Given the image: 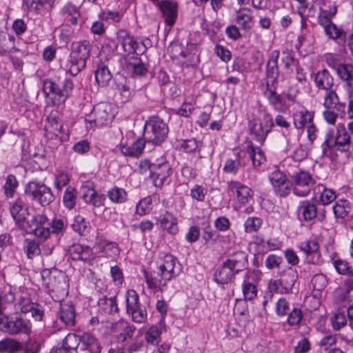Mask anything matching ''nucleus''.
I'll return each mask as SVG.
<instances>
[{
    "label": "nucleus",
    "mask_w": 353,
    "mask_h": 353,
    "mask_svg": "<svg viewBox=\"0 0 353 353\" xmlns=\"http://www.w3.org/2000/svg\"><path fill=\"white\" fill-rule=\"evenodd\" d=\"M208 190L201 185H195L190 190V196L197 201H203L207 194Z\"/></svg>",
    "instance_id": "obj_61"
},
{
    "label": "nucleus",
    "mask_w": 353,
    "mask_h": 353,
    "mask_svg": "<svg viewBox=\"0 0 353 353\" xmlns=\"http://www.w3.org/2000/svg\"><path fill=\"white\" fill-rule=\"evenodd\" d=\"M325 34L329 38L336 40L338 39H345V32L341 28H338L336 24L332 23L323 27Z\"/></svg>",
    "instance_id": "obj_49"
},
{
    "label": "nucleus",
    "mask_w": 353,
    "mask_h": 353,
    "mask_svg": "<svg viewBox=\"0 0 353 353\" xmlns=\"http://www.w3.org/2000/svg\"><path fill=\"white\" fill-rule=\"evenodd\" d=\"M262 225V220L259 217H249L245 221V231L247 233H252L258 231Z\"/></svg>",
    "instance_id": "obj_58"
},
{
    "label": "nucleus",
    "mask_w": 353,
    "mask_h": 353,
    "mask_svg": "<svg viewBox=\"0 0 353 353\" xmlns=\"http://www.w3.org/2000/svg\"><path fill=\"white\" fill-rule=\"evenodd\" d=\"M23 250L28 259H33L41 253L39 244L34 239H26L23 244Z\"/></svg>",
    "instance_id": "obj_44"
},
{
    "label": "nucleus",
    "mask_w": 353,
    "mask_h": 353,
    "mask_svg": "<svg viewBox=\"0 0 353 353\" xmlns=\"http://www.w3.org/2000/svg\"><path fill=\"white\" fill-rule=\"evenodd\" d=\"M10 213L16 222H21L26 219L28 214V208L21 198H18L11 205Z\"/></svg>",
    "instance_id": "obj_32"
},
{
    "label": "nucleus",
    "mask_w": 353,
    "mask_h": 353,
    "mask_svg": "<svg viewBox=\"0 0 353 353\" xmlns=\"http://www.w3.org/2000/svg\"><path fill=\"white\" fill-rule=\"evenodd\" d=\"M128 314L131 316L132 320L137 323H144L147 320V311L141 305L128 312Z\"/></svg>",
    "instance_id": "obj_51"
},
{
    "label": "nucleus",
    "mask_w": 353,
    "mask_h": 353,
    "mask_svg": "<svg viewBox=\"0 0 353 353\" xmlns=\"http://www.w3.org/2000/svg\"><path fill=\"white\" fill-rule=\"evenodd\" d=\"M98 305L99 308L106 314H114L119 311L116 296L110 298L103 296L99 299Z\"/></svg>",
    "instance_id": "obj_37"
},
{
    "label": "nucleus",
    "mask_w": 353,
    "mask_h": 353,
    "mask_svg": "<svg viewBox=\"0 0 353 353\" xmlns=\"http://www.w3.org/2000/svg\"><path fill=\"white\" fill-rule=\"evenodd\" d=\"M336 148L341 152H346L350 148V136L345 131L339 132L335 137Z\"/></svg>",
    "instance_id": "obj_46"
},
{
    "label": "nucleus",
    "mask_w": 353,
    "mask_h": 353,
    "mask_svg": "<svg viewBox=\"0 0 353 353\" xmlns=\"http://www.w3.org/2000/svg\"><path fill=\"white\" fill-rule=\"evenodd\" d=\"M336 148L335 136L333 130H329L326 132L325 140L321 145L322 154L326 156L328 150Z\"/></svg>",
    "instance_id": "obj_55"
},
{
    "label": "nucleus",
    "mask_w": 353,
    "mask_h": 353,
    "mask_svg": "<svg viewBox=\"0 0 353 353\" xmlns=\"http://www.w3.org/2000/svg\"><path fill=\"white\" fill-rule=\"evenodd\" d=\"M199 61V57L194 54L189 52L188 50L185 52V54L183 55L179 63L181 64L182 67H190L196 65L197 62Z\"/></svg>",
    "instance_id": "obj_63"
},
{
    "label": "nucleus",
    "mask_w": 353,
    "mask_h": 353,
    "mask_svg": "<svg viewBox=\"0 0 353 353\" xmlns=\"http://www.w3.org/2000/svg\"><path fill=\"white\" fill-rule=\"evenodd\" d=\"M325 92L323 103V106L326 109H334L344 112L345 105L339 101V98L336 92L333 89L328 90Z\"/></svg>",
    "instance_id": "obj_34"
},
{
    "label": "nucleus",
    "mask_w": 353,
    "mask_h": 353,
    "mask_svg": "<svg viewBox=\"0 0 353 353\" xmlns=\"http://www.w3.org/2000/svg\"><path fill=\"white\" fill-rule=\"evenodd\" d=\"M73 88V82L70 79H59L57 81L48 79L43 81V91L46 97L52 95L53 105H60L68 99Z\"/></svg>",
    "instance_id": "obj_3"
},
{
    "label": "nucleus",
    "mask_w": 353,
    "mask_h": 353,
    "mask_svg": "<svg viewBox=\"0 0 353 353\" xmlns=\"http://www.w3.org/2000/svg\"><path fill=\"white\" fill-rule=\"evenodd\" d=\"M110 200L116 203H122L126 201L128 194L125 190L119 187H114L108 194Z\"/></svg>",
    "instance_id": "obj_48"
},
{
    "label": "nucleus",
    "mask_w": 353,
    "mask_h": 353,
    "mask_svg": "<svg viewBox=\"0 0 353 353\" xmlns=\"http://www.w3.org/2000/svg\"><path fill=\"white\" fill-rule=\"evenodd\" d=\"M281 282V294H289L298 279V273L292 268H288L279 273Z\"/></svg>",
    "instance_id": "obj_17"
},
{
    "label": "nucleus",
    "mask_w": 353,
    "mask_h": 353,
    "mask_svg": "<svg viewBox=\"0 0 353 353\" xmlns=\"http://www.w3.org/2000/svg\"><path fill=\"white\" fill-rule=\"evenodd\" d=\"M72 228L80 235H85L90 232V224L83 216L78 215L75 217Z\"/></svg>",
    "instance_id": "obj_45"
},
{
    "label": "nucleus",
    "mask_w": 353,
    "mask_h": 353,
    "mask_svg": "<svg viewBox=\"0 0 353 353\" xmlns=\"http://www.w3.org/2000/svg\"><path fill=\"white\" fill-rule=\"evenodd\" d=\"M187 49L184 48L181 44L174 43L168 48V52L173 59H176L179 62Z\"/></svg>",
    "instance_id": "obj_60"
},
{
    "label": "nucleus",
    "mask_w": 353,
    "mask_h": 353,
    "mask_svg": "<svg viewBox=\"0 0 353 353\" xmlns=\"http://www.w3.org/2000/svg\"><path fill=\"white\" fill-rule=\"evenodd\" d=\"M118 41L121 44L124 52L130 54H142L146 50L147 46L144 41H138L128 31L121 29L117 32Z\"/></svg>",
    "instance_id": "obj_10"
},
{
    "label": "nucleus",
    "mask_w": 353,
    "mask_h": 353,
    "mask_svg": "<svg viewBox=\"0 0 353 353\" xmlns=\"http://www.w3.org/2000/svg\"><path fill=\"white\" fill-rule=\"evenodd\" d=\"M274 125L272 115L263 110L261 118H254L249 121L250 134L254 141L263 145Z\"/></svg>",
    "instance_id": "obj_5"
},
{
    "label": "nucleus",
    "mask_w": 353,
    "mask_h": 353,
    "mask_svg": "<svg viewBox=\"0 0 353 353\" xmlns=\"http://www.w3.org/2000/svg\"><path fill=\"white\" fill-rule=\"evenodd\" d=\"M298 212L302 214L303 218L305 221H310L316 216L317 207L311 201L305 200L299 203Z\"/></svg>",
    "instance_id": "obj_35"
},
{
    "label": "nucleus",
    "mask_w": 353,
    "mask_h": 353,
    "mask_svg": "<svg viewBox=\"0 0 353 353\" xmlns=\"http://www.w3.org/2000/svg\"><path fill=\"white\" fill-rule=\"evenodd\" d=\"M332 209L336 219H345L348 216L351 206L347 200H340L334 205Z\"/></svg>",
    "instance_id": "obj_42"
},
{
    "label": "nucleus",
    "mask_w": 353,
    "mask_h": 353,
    "mask_svg": "<svg viewBox=\"0 0 353 353\" xmlns=\"http://www.w3.org/2000/svg\"><path fill=\"white\" fill-rule=\"evenodd\" d=\"M115 116L113 105L109 103H100L94 106L92 113L87 119L90 123L94 122L96 126L102 127L112 123Z\"/></svg>",
    "instance_id": "obj_8"
},
{
    "label": "nucleus",
    "mask_w": 353,
    "mask_h": 353,
    "mask_svg": "<svg viewBox=\"0 0 353 353\" xmlns=\"http://www.w3.org/2000/svg\"><path fill=\"white\" fill-rule=\"evenodd\" d=\"M269 179L276 194L281 196H285L290 193V186L283 172L275 170L270 173Z\"/></svg>",
    "instance_id": "obj_16"
},
{
    "label": "nucleus",
    "mask_w": 353,
    "mask_h": 353,
    "mask_svg": "<svg viewBox=\"0 0 353 353\" xmlns=\"http://www.w3.org/2000/svg\"><path fill=\"white\" fill-rule=\"evenodd\" d=\"M227 190L229 195L236 196L238 202L241 205L249 203L252 199V190L239 181H229Z\"/></svg>",
    "instance_id": "obj_15"
},
{
    "label": "nucleus",
    "mask_w": 353,
    "mask_h": 353,
    "mask_svg": "<svg viewBox=\"0 0 353 353\" xmlns=\"http://www.w3.org/2000/svg\"><path fill=\"white\" fill-rule=\"evenodd\" d=\"M15 38L14 36L8 35L7 39H3V44L0 46V54L6 55L18 51L14 46Z\"/></svg>",
    "instance_id": "obj_57"
},
{
    "label": "nucleus",
    "mask_w": 353,
    "mask_h": 353,
    "mask_svg": "<svg viewBox=\"0 0 353 353\" xmlns=\"http://www.w3.org/2000/svg\"><path fill=\"white\" fill-rule=\"evenodd\" d=\"M145 280L148 288L163 292L167 286V282L172 279L159 268L148 273L143 271Z\"/></svg>",
    "instance_id": "obj_12"
},
{
    "label": "nucleus",
    "mask_w": 353,
    "mask_h": 353,
    "mask_svg": "<svg viewBox=\"0 0 353 353\" xmlns=\"http://www.w3.org/2000/svg\"><path fill=\"white\" fill-rule=\"evenodd\" d=\"M146 143L143 139L139 138L130 145L121 144L119 150L126 157L139 158L141 155Z\"/></svg>",
    "instance_id": "obj_23"
},
{
    "label": "nucleus",
    "mask_w": 353,
    "mask_h": 353,
    "mask_svg": "<svg viewBox=\"0 0 353 353\" xmlns=\"http://www.w3.org/2000/svg\"><path fill=\"white\" fill-rule=\"evenodd\" d=\"M88 188L90 194H83L82 197L87 203H90L94 207L99 208L103 205L105 196L104 194H99L97 193L93 187V183L90 182H86L83 185V189Z\"/></svg>",
    "instance_id": "obj_26"
},
{
    "label": "nucleus",
    "mask_w": 353,
    "mask_h": 353,
    "mask_svg": "<svg viewBox=\"0 0 353 353\" xmlns=\"http://www.w3.org/2000/svg\"><path fill=\"white\" fill-rule=\"evenodd\" d=\"M0 330L10 335H30L32 332V324L30 320L20 316H4L0 319Z\"/></svg>",
    "instance_id": "obj_7"
},
{
    "label": "nucleus",
    "mask_w": 353,
    "mask_h": 353,
    "mask_svg": "<svg viewBox=\"0 0 353 353\" xmlns=\"http://www.w3.org/2000/svg\"><path fill=\"white\" fill-rule=\"evenodd\" d=\"M150 177L156 187H161L171 174V167L168 162L151 163L149 165Z\"/></svg>",
    "instance_id": "obj_13"
},
{
    "label": "nucleus",
    "mask_w": 353,
    "mask_h": 353,
    "mask_svg": "<svg viewBox=\"0 0 353 353\" xmlns=\"http://www.w3.org/2000/svg\"><path fill=\"white\" fill-rule=\"evenodd\" d=\"M157 221L161 227L166 230L170 234H175L178 232L177 219L171 213L166 212L164 214H160L157 218Z\"/></svg>",
    "instance_id": "obj_31"
},
{
    "label": "nucleus",
    "mask_w": 353,
    "mask_h": 353,
    "mask_svg": "<svg viewBox=\"0 0 353 353\" xmlns=\"http://www.w3.org/2000/svg\"><path fill=\"white\" fill-rule=\"evenodd\" d=\"M253 272H247L244 276L243 283V293L246 300H253L257 295V290L255 285L250 282L254 275Z\"/></svg>",
    "instance_id": "obj_36"
},
{
    "label": "nucleus",
    "mask_w": 353,
    "mask_h": 353,
    "mask_svg": "<svg viewBox=\"0 0 353 353\" xmlns=\"http://www.w3.org/2000/svg\"><path fill=\"white\" fill-rule=\"evenodd\" d=\"M91 49L92 45L88 40L72 42L66 65L67 72L76 76L83 70L86 66Z\"/></svg>",
    "instance_id": "obj_2"
},
{
    "label": "nucleus",
    "mask_w": 353,
    "mask_h": 353,
    "mask_svg": "<svg viewBox=\"0 0 353 353\" xmlns=\"http://www.w3.org/2000/svg\"><path fill=\"white\" fill-rule=\"evenodd\" d=\"M160 10L165 23L172 27L176 22L178 16V3L172 0H151Z\"/></svg>",
    "instance_id": "obj_11"
},
{
    "label": "nucleus",
    "mask_w": 353,
    "mask_h": 353,
    "mask_svg": "<svg viewBox=\"0 0 353 353\" xmlns=\"http://www.w3.org/2000/svg\"><path fill=\"white\" fill-rule=\"evenodd\" d=\"M74 306L71 302L61 303L59 318L67 326L74 325L75 321Z\"/></svg>",
    "instance_id": "obj_29"
},
{
    "label": "nucleus",
    "mask_w": 353,
    "mask_h": 353,
    "mask_svg": "<svg viewBox=\"0 0 353 353\" xmlns=\"http://www.w3.org/2000/svg\"><path fill=\"white\" fill-rule=\"evenodd\" d=\"M166 331L163 319H161L158 324L150 326L145 331L144 339L147 343L157 345L161 340V334Z\"/></svg>",
    "instance_id": "obj_20"
},
{
    "label": "nucleus",
    "mask_w": 353,
    "mask_h": 353,
    "mask_svg": "<svg viewBox=\"0 0 353 353\" xmlns=\"http://www.w3.org/2000/svg\"><path fill=\"white\" fill-rule=\"evenodd\" d=\"M160 260L161 263L157 267L172 279L181 272L182 265L174 256L168 253H163L161 254Z\"/></svg>",
    "instance_id": "obj_14"
},
{
    "label": "nucleus",
    "mask_w": 353,
    "mask_h": 353,
    "mask_svg": "<svg viewBox=\"0 0 353 353\" xmlns=\"http://www.w3.org/2000/svg\"><path fill=\"white\" fill-rule=\"evenodd\" d=\"M48 219L44 214H39L34 216L27 222L30 228V232L34 231V229L44 227L47 223Z\"/></svg>",
    "instance_id": "obj_53"
},
{
    "label": "nucleus",
    "mask_w": 353,
    "mask_h": 353,
    "mask_svg": "<svg viewBox=\"0 0 353 353\" xmlns=\"http://www.w3.org/2000/svg\"><path fill=\"white\" fill-rule=\"evenodd\" d=\"M41 343L34 338H29L23 344L21 350L23 353H39Z\"/></svg>",
    "instance_id": "obj_56"
},
{
    "label": "nucleus",
    "mask_w": 353,
    "mask_h": 353,
    "mask_svg": "<svg viewBox=\"0 0 353 353\" xmlns=\"http://www.w3.org/2000/svg\"><path fill=\"white\" fill-rule=\"evenodd\" d=\"M248 265L247 254L243 251L236 252L216 270L214 274V281L218 284H228L236 274L246 269Z\"/></svg>",
    "instance_id": "obj_1"
},
{
    "label": "nucleus",
    "mask_w": 353,
    "mask_h": 353,
    "mask_svg": "<svg viewBox=\"0 0 353 353\" xmlns=\"http://www.w3.org/2000/svg\"><path fill=\"white\" fill-rule=\"evenodd\" d=\"M241 166V161L239 157H236L235 159H228L226 160L223 171L228 174H236Z\"/></svg>",
    "instance_id": "obj_62"
},
{
    "label": "nucleus",
    "mask_w": 353,
    "mask_h": 353,
    "mask_svg": "<svg viewBox=\"0 0 353 353\" xmlns=\"http://www.w3.org/2000/svg\"><path fill=\"white\" fill-rule=\"evenodd\" d=\"M81 349L85 353H101V347L98 340L90 333L81 336Z\"/></svg>",
    "instance_id": "obj_33"
},
{
    "label": "nucleus",
    "mask_w": 353,
    "mask_h": 353,
    "mask_svg": "<svg viewBox=\"0 0 353 353\" xmlns=\"http://www.w3.org/2000/svg\"><path fill=\"white\" fill-rule=\"evenodd\" d=\"M314 112L305 108L296 111L293 114L294 125L297 129H303L313 123Z\"/></svg>",
    "instance_id": "obj_28"
},
{
    "label": "nucleus",
    "mask_w": 353,
    "mask_h": 353,
    "mask_svg": "<svg viewBox=\"0 0 353 353\" xmlns=\"http://www.w3.org/2000/svg\"><path fill=\"white\" fill-rule=\"evenodd\" d=\"M293 192L299 196H307L314 185V180L307 171L299 170L291 176Z\"/></svg>",
    "instance_id": "obj_9"
},
{
    "label": "nucleus",
    "mask_w": 353,
    "mask_h": 353,
    "mask_svg": "<svg viewBox=\"0 0 353 353\" xmlns=\"http://www.w3.org/2000/svg\"><path fill=\"white\" fill-rule=\"evenodd\" d=\"M52 234L63 235L67 228V223L65 219L54 218L48 223Z\"/></svg>",
    "instance_id": "obj_50"
},
{
    "label": "nucleus",
    "mask_w": 353,
    "mask_h": 353,
    "mask_svg": "<svg viewBox=\"0 0 353 353\" xmlns=\"http://www.w3.org/2000/svg\"><path fill=\"white\" fill-rule=\"evenodd\" d=\"M41 276L48 288L53 292H59L60 290L65 291L67 284L64 276H59L57 280L48 270L41 272Z\"/></svg>",
    "instance_id": "obj_21"
},
{
    "label": "nucleus",
    "mask_w": 353,
    "mask_h": 353,
    "mask_svg": "<svg viewBox=\"0 0 353 353\" xmlns=\"http://www.w3.org/2000/svg\"><path fill=\"white\" fill-rule=\"evenodd\" d=\"M246 152L252 160L254 168L259 167L266 161L263 152L259 148L254 147L253 144L248 146Z\"/></svg>",
    "instance_id": "obj_38"
},
{
    "label": "nucleus",
    "mask_w": 353,
    "mask_h": 353,
    "mask_svg": "<svg viewBox=\"0 0 353 353\" xmlns=\"http://www.w3.org/2000/svg\"><path fill=\"white\" fill-rule=\"evenodd\" d=\"M168 127L159 117L154 116L145 122L143 130V139L148 144L160 145L167 138Z\"/></svg>",
    "instance_id": "obj_4"
},
{
    "label": "nucleus",
    "mask_w": 353,
    "mask_h": 353,
    "mask_svg": "<svg viewBox=\"0 0 353 353\" xmlns=\"http://www.w3.org/2000/svg\"><path fill=\"white\" fill-rule=\"evenodd\" d=\"M299 248L307 256L310 263H318L320 261L321 254L319 252V245L316 240L311 239L302 242Z\"/></svg>",
    "instance_id": "obj_18"
},
{
    "label": "nucleus",
    "mask_w": 353,
    "mask_h": 353,
    "mask_svg": "<svg viewBox=\"0 0 353 353\" xmlns=\"http://www.w3.org/2000/svg\"><path fill=\"white\" fill-rule=\"evenodd\" d=\"M314 83L318 89H322L325 91L332 89L334 84V78L326 69L317 72L315 74Z\"/></svg>",
    "instance_id": "obj_27"
},
{
    "label": "nucleus",
    "mask_w": 353,
    "mask_h": 353,
    "mask_svg": "<svg viewBox=\"0 0 353 353\" xmlns=\"http://www.w3.org/2000/svg\"><path fill=\"white\" fill-rule=\"evenodd\" d=\"M315 194H321L320 200L323 205H328L334 201L336 198V193L332 189H327L322 184H319L314 187Z\"/></svg>",
    "instance_id": "obj_40"
},
{
    "label": "nucleus",
    "mask_w": 353,
    "mask_h": 353,
    "mask_svg": "<svg viewBox=\"0 0 353 353\" xmlns=\"http://www.w3.org/2000/svg\"><path fill=\"white\" fill-rule=\"evenodd\" d=\"M94 75L96 81L102 87L107 85L112 79L111 72L108 68L103 64H100L98 66Z\"/></svg>",
    "instance_id": "obj_41"
},
{
    "label": "nucleus",
    "mask_w": 353,
    "mask_h": 353,
    "mask_svg": "<svg viewBox=\"0 0 353 353\" xmlns=\"http://www.w3.org/2000/svg\"><path fill=\"white\" fill-rule=\"evenodd\" d=\"M23 347V343L17 339L6 338L0 341L1 353H16Z\"/></svg>",
    "instance_id": "obj_39"
},
{
    "label": "nucleus",
    "mask_w": 353,
    "mask_h": 353,
    "mask_svg": "<svg viewBox=\"0 0 353 353\" xmlns=\"http://www.w3.org/2000/svg\"><path fill=\"white\" fill-rule=\"evenodd\" d=\"M126 69L133 77L145 76L148 72L143 62L137 57H132L127 60Z\"/></svg>",
    "instance_id": "obj_25"
},
{
    "label": "nucleus",
    "mask_w": 353,
    "mask_h": 353,
    "mask_svg": "<svg viewBox=\"0 0 353 353\" xmlns=\"http://www.w3.org/2000/svg\"><path fill=\"white\" fill-rule=\"evenodd\" d=\"M279 50H274L270 54L266 65V86L274 85L279 77L278 59Z\"/></svg>",
    "instance_id": "obj_19"
},
{
    "label": "nucleus",
    "mask_w": 353,
    "mask_h": 353,
    "mask_svg": "<svg viewBox=\"0 0 353 353\" xmlns=\"http://www.w3.org/2000/svg\"><path fill=\"white\" fill-rule=\"evenodd\" d=\"M48 123L46 125L47 130H50L53 134H57L62 129V125L55 117L49 116L47 117Z\"/></svg>",
    "instance_id": "obj_64"
},
{
    "label": "nucleus",
    "mask_w": 353,
    "mask_h": 353,
    "mask_svg": "<svg viewBox=\"0 0 353 353\" xmlns=\"http://www.w3.org/2000/svg\"><path fill=\"white\" fill-rule=\"evenodd\" d=\"M24 192L32 201L42 206L50 205L55 199L51 188L38 181L28 182L25 186Z\"/></svg>",
    "instance_id": "obj_6"
},
{
    "label": "nucleus",
    "mask_w": 353,
    "mask_h": 353,
    "mask_svg": "<svg viewBox=\"0 0 353 353\" xmlns=\"http://www.w3.org/2000/svg\"><path fill=\"white\" fill-rule=\"evenodd\" d=\"M339 78L345 83L344 88L348 92L353 88V65L349 63H341L336 68Z\"/></svg>",
    "instance_id": "obj_22"
},
{
    "label": "nucleus",
    "mask_w": 353,
    "mask_h": 353,
    "mask_svg": "<svg viewBox=\"0 0 353 353\" xmlns=\"http://www.w3.org/2000/svg\"><path fill=\"white\" fill-rule=\"evenodd\" d=\"M69 252L73 260L83 261L89 260L92 253L90 247L79 243L71 245Z\"/></svg>",
    "instance_id": "obj_30"
},
{
    "label": "nucleus",
    "mask_w": 353,
    "mask_h": 353,
    "mask_svg": "<svg viewBox=\"0 0 353 353\" xmlns=\"http://www.w3.org/2000/svg\"><path fill=\"white\" fill-rule=\"evenodd\" d=\"M332 11H332L327 12L320 8L317 19L318 23L323 28L332 23V19L335 17V10Z\"/></svg>",
    "instance_id": "obj_59"
},
{
    "label": "nucleus",
    "mask_w": 353,
    "mask_h": 353,
    "mask_svg": "<svg viewBox=\"0 0 353 353\" xmlns=\"http://www.w3.org/2000/svg\"><path fill=\"white\" fill-rule=\"evenodd\" d=\"M18 186V181L15 176L9 174L4 185V193L7 197H12L15 192V190Z\"/></svg>",
    "instance_id": "obj_54"
},
{
    "label": "nucleus",
    "mask_w": 353,
    "mask_h": 353,
    "mask_svg": "<svg viewBox=\"0 0 353 353\" xmlns=\"http://www.w3.org/2000/svg\"><path fill=\"white\" fill-rule=\"evenodd\" d=\"M236 21L244 30H250L252 26V17L250 11L241 9L236 12Z\"/></svg>",
    "instance_id": "obj_43"
},
{
    "label": "nucleus",
    "mask_w": 353,
    "mask_h": 353,
    "mask_svg": "<svg viewBox=\"0 0 353 353\" xmlns=\"http://www.w3.org/2000/svg\"><path fill=\"white\" fill-rule=\"evenodd\" d=\"M113 329L116 332L119 333L118 340L121 342H125L128 339H131L136 330L135 326L125 321L117 322L114 325Z\"/></svg>",
    "instance_id": "obj_24"
},
{
    "label": "nucleus",
    "mask_w": 353,
    "mask_h": 353,
    "mask_svg": "<svg viewBox=\"0 0 353 353\" xmlns=\"http://www.w3.org/2000/svg\"><path fill=\"white\" fill-rule=\"evenodd\" d=\"M125 303L127 313L132 310L141 305L139 303V296L134 290H128L125 293Z\"/></svg>",
    "instance_id": "obj_47"
},
{
    "label": "nucleus",
    "mask_w": 353,
    "mask_h": 353,
    "mask_svg": "<svg viewBox=\"0 0 353 353\" xmlns=\"http://www.w3.org/2000/svg\"><path fill=\"white\" fill-rule=\"evenodd\" d=\"M64 205L69 210L72 209L76 205L77 192L74 188L69 186L66 188L63 195Z\"/></svg>",
    "instance_id": "obj_52"
}]
</instances>
